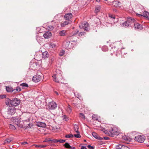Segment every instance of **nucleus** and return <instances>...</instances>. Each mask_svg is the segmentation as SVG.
Here are the masks:
<instances>
[{"instance_id":"1","label":"nucleus","mask_w":149,"mask_h":149,"mask_svg":"<svg viewBox=\"0 0 149 149\" xmlns=\"http://www.w3.org/2000/svg\"><path fill=\"white\" fill-rule=\"evenodd\" d=\"M52 77L54 81L57 82H58L62 78L61 74L59 73V70H57L56 73L54 74L53 76Z\"/></svg>"},{"instance_id":"2","label":"nucleus","mask_w":149,"mask_h":149,"mask_svg":"<svg viewBox=\"0 0 149 149\" xmlns=\"http://www.w3.org/2000/svg\"><path fill=\"white\" fill-rule=\"evenodd\" d=\"M11 123L14 125H16L19 126V124L21 122L20 118L15 117H12L10 119Z\"/></svg>"},{"instance_id":"3","label":"nucleus","mask_w":149,"mask_h":149,"mask_svg":"<svg viewBox=\"0 0 149 149\" xmlns=\"http://www.w3.org/2000/svg\"><path fill=\"white\" fill-rule=\"evenodd\" d=\"M80 29H83L86 31H88L89 29V26L86 22H82L79 26Z\"/></svg>"},{"instance_id":"4","label":"nucleus","mask_w":149,"mask_h":149,"mask_svg":"<svg viewBox=\"0 0 149 149\" xmlns=\"http://www.w3.org/2000/svg\"><path fill=\"white\" fill-rule=\"evenodd\" d=\"M145 139V136L143 135H138L135 137V140L136 141L141 143L143 142Z\"/></svg>"},{"instance_id":"5","label":"nucleus","mask_w":149,"mask_h":149,"mask_svg":"<svg viewBox=\"0 0 149 149\" xmlns=\"http://www.w3.org/2000/svg\"><path fill=\"white\" fill-rule=\"evenodd\" d=\"M48 106L49 109L53 110L57 107L56 103L54 102H50L48 103Z\"/></svg>"},{"instance_id":"6","label":"nucleus","mask_w":149,"mask_h":149,"mask_svg":"<svg viewBox=\"0 0 149 149\" xmlns=\"http://www.w3.org/2000/svg\"><path fill=\"white\" fill-rule=\"evenodd\" d=\"M12 101V100H10L8 98H6L5 99V103L7 105H8L9 106V109H10V111H14L15 109V107H11L10 106V105H11V102Z\"/></svg>"},{"instance_id":"7","label":"nucleus","mask_w":149,"mask_h":149,"mask_svg":"<svg viewBox=\"0 0 149 149\" xmlns=\"http://www.w3.org/2000/svg\"><path fill=\"white\" fill-rule=\"evenodd\" d=\"M20 100L15 98L12 100L11 105L13 106L16 107L18 106L20 103Z\"/></svg>"},{"instance_id":"8","label":"nucleus","mask_w":149,"mask_h":149,"mask_svg":"<svg viewBox=\"0 0 149 149\" xmlns=\"http://www.w3.org/2000/svg\"><path fill=\"white\" fill-rule=\"evenodd\" d=\"M109 132L111 134V135L112 136H113V135H118L119 134L117 129H116L115 128H111L110 129Z\"/></svg>"},{"instance_id":"9","label":"nucleus","mask_w":149,"mask_h":149,"mask_svg":"<svg viewBox=\"0 0 149 149\" xmlns=\"http://www.w3.org/2000/svg\"><path fill=\"white\" fill-rule=\"evenodd\" d=\"M42 77L39 75H36L34 76L32 78L33 81L35 82H39L42 79Z\"/></svg>"},{"instance_id":"10","label":"nucleus","mask_w":149,"mask_h":149,"mask_svg":"<svg viewBox=\"0 0 149 149\" xmlns=\"http://www.w3.org/2000/svg\"><path fill=\"white\" fill-rule=\"evenodd\" d=\"M38 63L31 62L30 64L29 68L30 69L35 70L37 68Z\"/></svg>"},{"instance_id":"11","label":"nucleus","mask_w":149,"mask_h":149,"mask_svg":"<svg viewBox=\"0 0 149 149\" xmlns=\"http://www.w3.org/2000/svg\"><path fill=\"white\" fill-rule=\"evenodd\" d=\"M127 22L130 24V26L134 24L135 22H136V21L133 18L130 17H128L127 18Z\"/></svg>"},{"instance_id":"12","label":"nucleus","mask_w":149,"mask_h":149,"mask_svg":"<svg viewBox=\"0 0 149 149\" xmlns=\"http://www.w3.org/2000/svg\"><path fill=\"white\" fill-rule=\"evenodd\" d=\"M72 17V15L71 13H66L64 16L65 19L69 20Z\"/></svg>"},{"instance_id":"13","label":"nucleus","mask_w":149,"mask_h":149,"mask_svg":"<svg viewBox=\"0 0 149 149\" xmlns=\"http://www.w3.org/2000/svg\"><path fill=\"white\" fill-rule=\"evenodd\" d=\"M137 15L139 17L143 16L148 18H149V13L146 11H144L143 12V15L137 14Z\"/></svg>"},{"instance_id":"14","label":"nucleus","mask_w":149,"mask_h":149,"mask_svg":"<svg viewBox=\"0 0 149 149\" xmlns=\"http://www.w3.org/2000/svg\"><path fill=\"white\" fill-rule=\"evenodd\" d=\"M134 26L135 29L139 30H141L143 29L142 26L140 24L138 23H136L135 22L134 23Z\"/></svg>"},{"instance_id":"15","label":"nucleus","mask_w":149,"mask_h":149,"mask_svg":"<svg viewBox=\"0 0 149 149\" xmlns=\"http://www.w3.org/2000/svg\"><path fill=\"white\" fill-rule=\"evenodd\" d=\"M92 135L96 139L99 140L103 139V138L100 137L99 135L95 132H93L92 133Z\"/></svg>"},{"instance_id":"16","label":"nucleus","mask_w":149,"mask_h":149,"mask_svg":"<svg viewBox=\"0 0 149 149\" xmlns=\"http://www.w3.org/2000/svg\"><path fill=\"white\" fill-rule=\"evenodd\" d=\"M52 35L51 32L47 31L45 33L43 34V36L45 38H50Z\"/></svg>"},{"instance_id":"17","label":"nucleus","mask_w":149,"mask_h":149,"mask_svg":"<svg viewBox=\"0 0 149 149\" xmlns=\"http://www.w3.org/2000/svg\"><path fill=\"white\" fill-rule=\"evenodd\" d=\"M112 3L113 5L116 7H119L121 4V3L117 1H113Z\"/></svg>"},{"instance_id":"18","label":"nucleus","mask_w":149,"mask_h":149,"mask_svg":"<svg viewBox=\"0 0 149 149\" xmlns=\"http://www.w3.org/2000/svg\"><path fill=\"white\" fill-rule=\"evenodd\" d=\"M70 42L67 41H64L63 44V46L64 48H67L69 45Z\"/></svg>"},{"instance_id":"19","label":"nucleus","mask_w":149,"mask_h":149,"mask_svg":"<svg viewBox=\"0 0 149 149\" xmlns=\"http://www.w3.org/2000/svg\"><path fill=\"white\" fill-rule=\"evenodd\" d=\"M42 55V58L44 59L47 58L49 56L48 53L47 51H45L43 52Z\"/></svg>"},{"instance_id":"20","label":"nucleus","mask_w":149,"mask_h":149,"mask_svg":"<svg viewBox=\"0 0 149 149\" xmlns=\"http://www.w3.org/2000/svg\"><path fill=\"white\" fill-rule=\"evenodd\" d=\"M37 125L39 127H45L46 126V124L44 123L40 122L37 123Z\"/></svg>"},{"instance_id":"21","label":"nucleus","mask_w":149,"mask_h":149,"mask_svg":"<svg viewBox=\"0 0 149 149\" xmlns=\"http://www.w3.org/2000/svg\"><path fill=\"white\" fill-rule=\"evenodd\" d=\"M6 91L8 92H14V89L10 86L6 87Z\"/></svg>"},{"instance_id":"22","label":"nucleus","mask_w":149,"mask_h":149,"mask_svg":"<svg viewBox=\"0 0 149 149\" xmlns=\"http://www.w3.org/2000/svg\"><path fill=\"white\" fill-rule=\"evenodd\" d=\"M92 118L94 120H96L99 121V120H100V117L95 114L93 115Z\"/></svg>"},{"instance_id":"23","label":"nucleus","mask_w":149,"mask_h":149,"mask_svg":"<svg viewBox=\"0 0 149 149\" xmlns=\"http://www.w3.org/2000/svg\"><path fill=\"white\" fill-rule=\"evenodd\" d=\"M122 25L123 26L125 27H127L130 26V24L128 23V22H127V21L123 23L122 24Z\"/></svg>"},{"instance_id":"24","label":"nucleus","mask_w":149,"mask_h":149,"mask_svg":"<svg viewBox=\"0 0 149 149\" xmlns=\"http://www.w3.org/2000/svg\"><path fill=\"white\" fill-rule=\"evenodd\" d=\"M59 35L61 36H64L66 35L67 33L65 30H62L59 33Z\"/></svg>"},{"instance_id":"25","label":"nucleus","mask_w":149,"mask_h":149,"mask_svg":"<svg viewBox=\"0 0 149 149\" xmlns=\"http://www.w3.org/2000/svg\"><path fill=\"white\" fill-rule=\"evenodd\" d=\"M74 129L75 132L77 133H79L78 131L79 127L77 125H74Z\"/></svg>"},{"instance_id":"26","label":"nucleus","mask_w":149,"mask_h":149,"mask_svg":"<svg viewBox=\"0 0 149 149\" xmlns=\"http://www.w3.org/2000/svg\"><path fill=\"white\" fill-rule=\"evenodd\" d=\"M35 147L36 148H45L46 147V145H35Z\"/></svg>"},{"instance_id":"27","label":"nucleus","mask_w":149,"mask_h":149,"mask_svg":"<svg viewBox=\"0 0 149 149\" xmlns=\"http://www.w3.org/2000/svg\"><path fill=\"white\" fill-rule=\"evenodd\" d=\"M101 8L100 6H98L96 7L95 9V12L96 13H97L98 12H99Z\"/></svg>"},{"instance_id":"28","label":"nucleus","mask_w":149,"mask_h":149,"mask_svg":"<svg viewBox=\"0 0 149 149\" xmlns=\"http://www.w3.org/2000/svg\"><path fill=\"white\" fill-rule=\"evenodd\" d=\"M69 23L68 21H65L63 23H61V26L62 27H64L65 25H68Z\"/></svg>"},{"instance_id":"29","label":"nucleus","mask_w":149,"mask_h":149,"mask_svg":"<svg viewBox=\"0 0 149 149\" xmlns=\"http://www.w3.org/2000/svg\"><path fill=\"white\" fill-rule=\"evenodd\" d=\"M54 27L52 26H47L46 27V29L49 31H51L53 29Z\"/></svg>"},{"instance_id":"30","label":"nucleus","mask_w":149,"mask_h":149,"mask_svg":"<svg viewBox=\"0 0 149 149\" xmlns=\"http://www.w3.org/2000/svg\"><path fill=\"white\" fill-rule=\"evenodd\" d=\"M21 91V88L19 87L18 86L17 87L16 89H14V92L16 93L18 91Z\"/></svg>"},{"instance_id":"31","label":"nucleus","mask_w":149,"mask_h":149,"mask_svg":"<svg viewBox=\"0 0 149 149\" xmlns=\"http://www.w3.org/2000/svg\"><path fill=\"white\" fill-rule=\"evenodd\" d=\"M79 117L81 118V119L85 120V118L84 114L82 113H80L79 114Z\"/></svg>"},{"instance_id":"32","label":"nucleus","mask_w":149,"mask_h":149,"mask_svg":"<svg viewBox=\"0 0 149 149\" xmlns=\"http://www.w3.org/2000/svg\"><path fill=\"white\" fill-rule=\"evenodd\" d=\"M62 118L63 120H65L66 121H68L69 120L68 118L65 115L62 116Z\"/></svg>"},{"instance_id":"33","label":"nucleus","mask_w":149,"mask_h":149,"mask_svg":"<svg viewBox=\"0 0 149 149\" xmlns=\"http://www.w3.org/2000/svg\"><path fill=\"white\" fill-rule=\"evenodd\" d=\"M6 114H8L9 115V116H10V115H13L14 113V112H6ZM10 117V116H6V115H5V118H8Z\"/></svg>"},{"instance_id":"34","label":"nucleus","mask_w":149,"mask_h":149,"mask_svg":"<svg viewBox=\"0 0 149 149\" xmlns=\"http://www.w3.org/2000/svg\"><path fill=\"white\" fill-rule=\"evenodd\" d=\"M9 127L10 129L14 130H15L16 129L15 126H14L13 125H12V124H9Z\"/></svg>"},{"instance_id":"35","label":"nucleus","mask_w":149,"mask_h":149,"mask_svg":"<svg viewBox=\"0 0 149 149\" xmlns=\"http://www.w3.org/2000/svg\"><path fill=\"white\" fill-rule=\"evenodd\" d=\"M79 30L77 29L74 32H73L72 33V35L71 36H75L76 35L77 33H78L79 32Z\"/></svg>"},{"instance_id":"36","label":"nucleus","mask_w":149,"mask_h":149,"mask_svg":"<svg viewBox=\"0 0 149 149\" xmlns=\"http://www.w3.org/2000/svg\"><path fill=\"white\" fill-rule=\"evenodd\" d=\"M13 138L10 137L6 139V141H8V143H9L13 141Z\"/></svg>"},{"instance_id":"37","label":"nucleus","mask_w":149,"mask_h":149,"mask_svg":"<svg viewBox=\"0 0 149 149\" xmlns=\"http://www.w3.org/2000/svg\"><path fill=\"white\" fill-rule=\"evenodd\" d=\"M123 145L118 144L116 146V148L117 149H122Z\"/></svg>"},{"instance_id":"38","label":"nucleus","mask_w":149,"mask_h":149,"mask_svg":"<svg viewBox=\"0 0 149 149\" xmlns=\"http://www.w3.org/2000/svg\"><path fill=\"white\" fill-rule=\"evenodd\" d=\"M64 146H65V147L69 149H70V146L69 144L67 143H66L64 145Z\"/></svg>"},{"instance_id":"39","label":"nucleus","mask_w":149,"mask_h":149,"mask_svg":"<svg viewBox=\"0 0 149 149\" xmlns=\"http://www.w3.org/2000/svg\"><path fill=\"white\" fill-rule=\"evenodd\" d=\"M85 34V33L84 32H81L79 33L78 34V36H84Z\"/></svg>"},{"instance_id":"40","label":"nucleus","mask_w":149,"mask_h":149,"mask_svg":"<svg viewBox=\"0 0 149 149\" xmlns=\"http://www.w3.org/2000/svg\"><path fill=\"white\" fill-rule=\"evenodd\" d=\"M74 95L75 96H76L77 98H78L80 100V99L79 98L81 96L80 94L77 93H74Z\"/></svg>"},{"instance_id":"41","label":"nucleus","mask_w":149,"mask_h":149,"mask_svg":"<svg viewBox=\"0 0 149 149\" xmlns=\"http://www.w3.org/2000/svg\"><path fill=\"white\" fill-rule=\"evenodd\" d=\"M73 136V135L72 134H67L65 135V137L66 138H70L72 137Z\"/></svg>"},{"instance_id":"42","label":"nucleus","mask_w":149,"mask_h":149,"mask_svg":"<svg viewBox=\"0 0 149 149\" xmlns=\"http://www.w3.org/2000/svg\"><path fill=\"white\" fill-rule=\"evenodd\" d=\"M20 86L23 87H27L28 86V85L26 83H23L20 84Z\"/></svg>"},{"instance_id":"43","label":"nucleus","mask_w":149,"mask_h":149,"mask_svg":"<svg viewBox=\"0 0 149 149\" xmlns=\"http://www.w3.org/2000/svg\"><path fill=\"white\" fill-rule=\"evenodd\" d=\"M122 139L126 141H127L128 140V137L125 136H123L122 137Z\"/></svg>"},{"instance_id":"44","label":"nucleus","mask_w":149,"mask_h":149,"mask_svg":"<svg viewBox=\"0 0 149 149\" xmlns=\"http://www.w3.org/2000/svg\"><path fill=\"white\" fill-rule=\"evenodd\" d=\"M65 53V51L63 50H62L61 51L60 54L59 55L60 56H62Z\"/></svg>"},{"instance_id":"45","label":"nucleus","mask_w":149,"mask_h":149,"mask_svg":"<svg viewBox=\"0 0 149 149\" xmlns=\"http://www.w3.org/2000/svg\"><path fill=\"white\" fill-rule=\"evenodd\" d=\"M122 149H129V148L127 146L123 145Z\"/></svg>"},{"instance_id":"46","label":"nucleus","mask_w":149,"mask_h":149,"mask_svg":"<svg viewBox=\"0 0 149 149\" xmlns=\"http://www.w3.org/2000/svg\"><path fill=\"white\" fill-rule=\"evenodd\" d=\"M74 136L75 137L77 138H80L81 137L80 135L79 134V133H77V134H74Z\"/></svg>"},{"instance_id":"47","label":"nucleus","mask_w":149,"mask_h":149,"mask_svg":"<svg viewBox=\"0 0 149 149\" xmlns=\"http://www.w3.org/2000/svg\"><path fill=\"white\" fill-rule=\"evenodd\" d=\"M6 95H0V98L3 99L6 98Z\"/></svg>"},{"instance_id":"48","label":"nucleus","mask_w":149,"mask_h":149,"mask_svg":"<svg viewBox=\"0 0 149 149\" xmlns=\"http://www.w3.org/2000/svg\"><path fill=\"white\" fill-rule=\"evenodd\" d=\"M87 147L89 149H94V148L93 146H91L90 145L88 146Z\"/></svg>"},{"instance_id":"49","label":"nucleus","mask_w":149,"mask_h":149,"mask_svg":"<svg viewBox=\"0 0 149 149\" xmlns=\"http://www.w3.org/2000/svg\"><path fill=\"white\" fill-rule=\"evenodd\" d=\"M58 142L60 143H63L65 141V140L63 139H59L58 140Z\"/></svg>"},{"instance_id":"50","label":"nucleus","mask_w":149,"mask_h":149,"mask_svg":"<svg viewBox=\"0 0 149 149\" xmlns=\"http://www.w3.org/2000/svg\"><path fill=\"white\" fill-rule=\"evenodd\" d=\"M109 17L111 19H115V16H113V15H109Z\"/></svg>"},{"instance_id":"51","label":"nucleus","mask_w":149,"mask_h":149,"mask_svg":"<svg viewBox=\"0 0 149 149\" xmlns=\"http://www.w3.org/2000/svg\"><path fill=\"white\" fill-rule=\"evenodd\" d=\"M103 139H104L105 140H108L109 139V138L108 137H103Z\"/></svg>"},{"instance_id":"52","label":"nucleus","mask_w":149,"mask_h":149,"mask_svg":"<svg viewBox=\"0 0 149 149\" xmlns=\"http://www.w3.org/2000/svg\"><path fill=\"white\" fill-rule=\"evenodd\" d=\"M68 109H69V110H68V111H71V106H70V105H68Z\"/></svg>"},{"instance_id":"53","label":"nucleus","mask_w":149,"mask_h":149,"mask_svg":"<svg viewBox=\"0 0 149 149\" xmlns=\"http://www.w3.org/2000/svg\"><path fill=\"white\" fill-rule=\"evenodd\" d=\"M58 140L55 139L54 140V143H56L58 142Z\"/></svg>"},{"instance_id":"54","label":"nucleus","mask_w":149,"mask_h":149,"mask_svg":"<svg viewBox=\"0 0 149 149\" xmlns=\"http://www.w3.org/2000/svg\"><path fill=\"white\" fill-rule=\"evenodd\" d=\"M27 142H22V145H25L26 144H27Z\"/></svg>"},{"instance_id":"55","label":"nucleus","mask_w":149,"mask_h":149,"mask_svg":"<svg viewBox=\"0 0 149 149\" xmlns=\"http://www.w3.org/2000/svg\"><path fill=\"white\" fill-rule=\"evenodd\" d=\"M81 149H87V148L84 146H82L81 148Z\"/></svg>"},{"instance_id":"56","label":"nucleus","mask_w":149,"mask_h":149,"mask_svg":"<svg viewBox=\"0 0 149 149\" xmlns=\"http://www.w3.org/2000/svg\"><path fill=\"white\" fill-rule=\"evenodd\" d=\"M75 148L74 147H71L70 146V147L69 149H75Z\"/></svg>"},{"instance_id":"57","label":"nucleus","mask_w":149,"mask_h":149,"mask_svg":"<svg viewBox=\"0 0 149 149\" xmlns=\"http://www.w3.org/2000/svg\"><path fill=\"white\" fill-rule=\"evenodd\" d=\"M8 143V141H6V139L4 141V143Z\"/></svg>"},{"instance_id":"58","label":"nucleus","mask_w":149,"mask_h":149,"mask_svg":"<svg viewBox=\"0 0 149 149\" xmlns=\"http://www.w3.org/2000/svg\"><path fill=\"white\" fill-rule=\"evenodd\" d=\"M50 141V140H45V141H44L43 142H48V141Z\"/></svg>"},{"instance_id":"59","label":"nucleus","mask_w":149,"mask_h":149,"mask_svg":"<svg viewBox=\"0 0 149 149\" xmlns=\"http://www.w3.org/2000/svg\"><path fill=\"white\" fill-rule=\"evenodd\" d=\"M113 11H114L115 12H116L117 11V10L116 9H113Z\"/></svg>"},{"instance_id":"60","label":"nucleus","mask_w":149,"mask_h":149,"mask_svg":"<svg viewBox=\"0 0 149 149\" xmlns=\"http://www.w3.org/2000/svg\"><path fill=\"white\" fill-rule=\"evenodd\" d=\"M55 93L57 95H58V93L56 92V91H55Z\"/></svg>"},{"instance_id":"61","label":"nucleus","mask_w":149,"mask_h":149,"mask_svg":"<svg viewBox=\"0 0 149 149\" xmlns=\"http://www.w3.org/2000/svg\"><path fill=\"white\" fill-rule=\"evenodd\" d=\"M105 47H103L102 48V50H103V51H104V48H105Z\"/></svg>"},{"instance_id":"62","label":"nucleus","mask_w":149,"mask_h":149,"mask_svg":"<svg viewBox=\"0 0 149 149\" xmlns=\"http://www.w3.org/2000/svg\"><path fill=\"white\" fill-rule=\"evenodd\" d=\"M96 0V1L98 2H99L100 1V0Z\"/></svg>"},{"instance_id":"63","label":"nucleus","mask_w":149,"mask_h":149,"mask_svg":"<svg viewBox=\"0 0 149 149\" xmlns=\"http://www.w3.org/2000/svg\"><path fill=\"white\" fill-rule=\"evenodd\" d=\"M148 141H149V136H148Z\"/></svg>"},{"instance_id":"64","label":"nucleus","mask_w":149,"mask_h":149,"mask_svg":"<svg viewBox=\"0 0 149 149\" xmlns=\"http://www.w3.org/2000/svg\"><path fill=\"white\" fill-rule=\"evenodd\" d=\"M84 141H86V140H84Z\"/></svg>"}]
</instances>
